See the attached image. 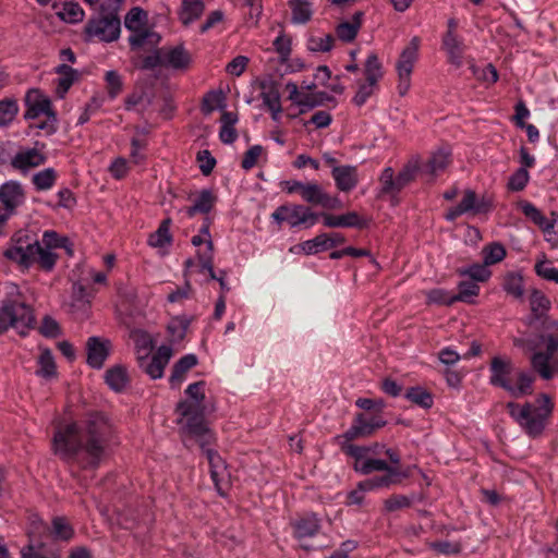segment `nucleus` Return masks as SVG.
<instances>
[{
  "label": "nucleus",
  "instance_id": "45",
  "mask_svg": "<svg viewBox=\"0 0 558 558\" xmlns=\"http://www.w3.org/2000/svg\"><path fill=\"white\" fill-rule=\"evenodd\" d=\"M364 75L366 82L377 84L383 77V66L376 53H371L364 64Z\"/></svg>",
  "mask_w": 558,
  "mask_h": 558
},
{
  "label": "nucleus",
  "instance_id": "51",
  "mask_svg": "<svg viewBox=\"0 0 558 558\" xmlns=\"http://www.w3.org/2000/svg\"><path fill=\"white\" fill-rule=\"evenodd\" d=\"M535 272L545 280L558 283V268L554 267L544 256L536 262Z\"/></svg>",
  "mask_w": 558,
  "mask_h": 558
},
{
  "label": "nucleus",
  "instance_id": "57",
  "mask_svg": "<svg viewBox=\"0 0 558 558\" xmlns=\"http://www.w3.org/2000/svg\"><path fill=\"white\" fill-rule=\"evenodd\" d=\"M105 80L107 83L108 95L111 99H114L123 88L121 75L117 71L106 72Z\"/></svg>",
  "mask_w": 558,
  "mask_h": 558
},
{
  "label": "nucleus",
  "instance_id": "33",
  "mask_svg": "<svg viewBox=\"0 0 558 558\" xmlns=\"http://www.w3.org/2000/svg\"><path fill=\"white\" fill-rule=\"evenodd\" d=\"M130 338L135 347L136 360L153 352L156 339L149 332L143 329H134L130 332Z\"/></svg>",
  "mask_w": 558,
  "mask_h": 558
},
{
  "label": "nucleus",
  "instance_id": "19",
  "mask_svg": "<svg viewBox=\"0 0 558 558\" xmlns=\"http://www.w3.org/2000/svg\"><path fill=\"white\" fill-rule=\"evenodd\" d=\"M25 102L27 109L24 113V118L27 120H37L40 116L56 113L50 99L37 89L27 93Z\"/></svg>",
  "mask_w": 558,
  "mask_h": 558
},
{
  "label": "nucleus",
  "instance_id": "31",
  "mask_svg": "<svg viewBox=\"0 0 558 558\" xmlns=\"http://www.w3.org/2000/svg\"><path fill=\"white\" fill-rule=\"evenodd\" d=\"M387 483L386 478H367L360 482L357 487L348 495L349 504L361 505L366 493L385 488Z\"/></svg>",
  "mask_w": 558,
  "mask_h": 558
},
{
  "label": "nucleus",
  "instance_id": "16",
  "mask_svg": "<svg viewBox=\"0 0 558 558\" xmlns=\"http://www.w3.org/2000/svg\"><path fill=\"white\" fill-rule=\"evenodd\" d=\"M213 257H214V247L213 243L209 245H203L202 247H197L196 250V258L197 260L189 259L186 260V272L192 275L193 272H198L203 276H207L208 279H215L216 275L213 268Z\"/></svg>",
  "mask_w": 558,
  "mask_h": 558
},
{
  "label": "nucleus",
  "instance_id": "5",
  "mask_svg": "<svg viewBox=\"0 0 558 558\" xmlns=\"http://www.w3.org/2000/svg\"><path fill=\"white\" fill-rule=\"evenodd\" d=\"M507 409L511 417L529 436L537 437L545 429L547 420L553 412V402L547 395H541L535 402L524 404L509 402Z\"/></svg>",
  "mask_w": 558,
  "mask_h": 558
},
{
  "label": "nucleus",
  "instance_id": "53",
  "mask_svg": "<svg viewBox=\"0 0 558 558\" xmlns=\"http://www.w3.org/2000/svg\"><path fill=\"white\" fill-rule=\"evenodd\" d=\"M428 547L439 555H456L462 549V545L456 541H437L428 543Z\"/></svg>",
  "mask_w": 558,
  "mask_h": 558
},
{
  "label": "nucleus",
  "instance_id": "46",
  "mask_svg": "<svg viewBox=\"0 0 558 558\" xmlns=\"http://www.w3.org/2000/svg\"><path fill=\"white\" fill-rule=\"evenodd\" d=\"M505 291L515 299H521L524 293L523 277L519 272H508L504 279Z\"/></svg>",
  "mask_w": 558,
  "mask_h": 558
},
{
  "label": "nucleus",
  "instance_id": "11",
  "mask_svg": "<svg viewBox=\"0 0 558 558\" xmlns=\"http://www.w3.org/2000/svg\"><path fill=\"white\" fill-rule=\"evenodd\" d=\"M420 43L418 37H413L409 45L402 50L396 65L399 77L397 88L399 95L402 97L408 94L411 87V73L418 57Z\"/></svg>",
  "mask_w": 558,
  "mask_h": 558
},
{
  "label": "nucleus",
  "instance_id": "42",
  "mask_svg": "<svg viewBox=\"0 0 558 558\" xmlns=\"http://www.w3.org/2000/svg\"><path fill=\"white\" fill-rule=\"evenodd\" d=\"M289 7L292 10V23L305 24L312 17L311 3L306 0H289Z\"/></svg>",
  "mask_w": 558,
  "mask_h": 558
},
{
  "label": "nucleus",
  "instance_id": "29",
  "mask_svg": "<svg viewBox=\"0 0 558 558\" xmlns=\"http://www.w3.org/2000/svg\"><path fill=\"white\" fill-rule=\"evenodd\" d=\"M54 71L59 75L56 80V94L59 98H63L78 78V72L68 64H60Z\"/></svg>",
  "mask_w": 558,
  "mask_h": 558
},
{
  "label": "nucleus",
  "instance_id": "32",
  "mask_svg": "<svg viewBox=\"0 0 558 558\" xmlns=\"http://www.w3.org/2000/svg\"><path fill=\"white\" fill-rule=\"evenodd\" d=\"M36 375L46 380H51L57 377L56 361L49 349L41 348L39 350Z\"/></svg>",
  "mask_w": 558,
  "mask_h": 558
},
{
  "label": "nucleus",
  "instance_id": "38",
  "mask_svg": "<svg viewBox=\"0 0 558 558\" xmlns=\"http://www.w3.org/2000/svg\"><path fill=\"white\" fill-rule=\"evenodd\" d=\"M263 92L260 97L263 99L264 105L271 111L272 119L278 120L279 114L282 111L281 102H280V94L275 85L266 86L262 85Z\"/></svg>",
  "mask_w": 558,
  "mask_h": 558
},
{
  "label": "nucleus",
  "instance_id": "28",
  "mask_svg": "<svg viewBox=\"0 0 558 558\" xmlns=\"http://www.w3.org/2000/svg\"><path fill=\"white\" fill-rule=\"evenodd\" d=\"M464 44L458 36L445 34L442 37V49L447 53L448 62L456 68H461L463 64Z\"/></svg>",
  "mask_w": 558,
  "mask_h": 558
},
{
  "label": "nucleus",
  "instance_id": "37",
  "mask_svg": "<svg viewBox=\"0 0 558 558\" xmlns=\"http://www.w3.org/2000/svg\"><path fill=\"white\" fill-rule=\"evenodd\" d=\"M525 214L533 222L544 230L547 241L556 242L554 235H556L555 229H558V217L547 218L544 215L545 211H525Z\"/></svg>",
  "mask_w": 558,
  "mask_h": 558
},
{
  "label": "nucleus",
  "instance_id": "18",
  "mask_svg": "<svg viewBox=\"0 0 558 558\" xmlns=\"http://www.w3.org/2000/svg\"><path fill=\"white\" fill-rule=\"evenodd\" d=\"M161 53L163 68L166 69L185 72L191 66L192 56L183 45L162 47Z\"/></svg>",
  "mask_w": 558,
  "mask_h": 558
},
{
  "label": "nucleus",
  "instance_id": "20",
  "mask_svg": "<svg viewBox=\"0 0 558 558\" xmlns=\"http://www.w3.org/2000/svg\"><path fill=\"white\" fill-rule=\"evenodd\" d=\"M302 199L310 203L313 206H320L324 208L336 207L337 198L329 195L322 185L310 182L305 184L303 189Z\"/></svg>",
  "mask_w": 558,
  "mask_h": 558
},
{
  "label": "nucleus",
  "instance_id": "49",
  "mask_svg": "<svg viewBox=\"0 0 558 558\" xmlns=\"http://www.w3.org/2000/svg\"><path fill=\"white\" fill-rule=\"evenodd\" d=\"M57 179V172L53 168H46L33 175V183L37 190L50 189Z\"/></svg>",
  "mask_w": 558,
  "mask_h": 558
},
{
  "label": "nucleus",
  "instance_id": "12",
  "mask_svg": "<svg viewBox=\"0 0 558 558\" xmlns=\"http://www.w3.org/2000/svg\"><path fill=\"white\" fill-rule=\"evenodd\" d=\"M173 355L169 344L160 345L154 353L141 356L137 360L140 368L151 379H159L163 376L165 368Z\"/></svg>",
  "mask_w": 558,
  "mask_h": 558
},
{
  "label": "nucleus",
  "instance_id": "63",
  "mask_svg": "<svg viewBox=\"0 0 558 558\" xmlns=\"http://www.w3.org/2000/svg\"><path fill=\"white\" fill-rule=\"evenodd\" d=\"M335 38L332 35L327 34L323 37H312L308 41V47L312 51L326 52L331 50Z\"/></svg>",
  "mask_w": 558,
  "mask_h": 558
},
{
  "label": "nucleus",
  "instance_id": "41",
  "mask_svg": "<svg viewBox=\"0 0 558 558\" xmlns=\"http://www.w3.org/2000/svg\"><path fill=\"white\" fill-rule=\"evenodd\" d=\"M147 13L141 8H133L125 16L124 25L132 34L146 29Z\"/></svg>",
  "mask_w": 558,
  "mask_h": 558
},
{
  "label": "nucleus",
  "instance_id": "17",
  "mask_svg": "<svg viewBox=\"0 0 558 558\" xmlns=\"http://www.w3.org/2000/svg\"><path fill=\"white\" fill-rule=\"evenodd\" d=\"M344 242V236L340 233H322L314 239L304 241L298 246V252L306 255H315L320 252L331 250Z\"/></svg>",
  "mask_w": 558,
  "mask_h": 558
},
{
  "label": "nucleus",
  "instance_id": "21",
  "mask_svg": "<svg viewBox=\"0 0 558 558\" xmlns=\"http://www.w3.org/2000/svg\"><path fill=\"white\" fill-rule=\"evenodd\" d=\"M331 177L341 192L353 190L359 182L357 169L354 166H335L331 170Z\"/></svg>",
  "mask_w": 558,
  "mask_h": 558
},
{
  "label": "nucleus",
  "instance_id": "55",
  "mask_svg": "<svg viewBox=\"0 0 558 558\" xmlns=\"http://www.w3.org/2000/svg\"><path fill=\"white\" fill-rule=\"evenodd\" d=\"M59 16L69 23H76L83 20L84 12L75 2H66L64 3L62 10L58 13Z\"/></svg>",
  "mask_w": 558,
  "mask_h": 558
},
{
  "label": "nucleus",
  "instance_id": "59",
  "mask_svg": "<svg viewBox=\"0 0 558 558\" xmlns=\"http://www.w3.org/2000/svg\"><path fill=\"white\" fill-rule=\"evenodd\" d=\"M52 534L56 538L68 541L73 535V530L63 518H54L52 521Z\"/></svg>",
  "mask_w": 558,
  "mask_h": 558
},
{
  "label": "nucleus",
  "instance_id": "10",
  "mask_svg": "<svg viewBox=\"0 0 558 558\" xmlns=\"http://www.w3.org/2000/svg\"><path fill=\"white\" fill-rule=\"evenodd\" d=\"M121 22L117 12L102 11L99 16L92 19L85 25V39L111 43L119 38Z\"/></svg>",
  "mask_w": 558,
  "mask_h": 558
},
{
  "label": "nucleus",
  "instance_id": "43",
  "mask_svg": "<svg viewBox=\"0 0 558 558\" xmlns=\"http://www.w3.org/2000/svg\"><path fill=\"white\" fill-rule=\"evenodd\" d=\"M506 248L498 242H493L485 245L482 250L483 263L486 266H492L500 263L506 257Z\"/></svg>",
  "mask_w": 558,
  "mask_h": 558
},
{
  "label": "nucleus",
  "instance_id": "13",
  "mask_svg": "<svg viewBox=\"0 0 558 558\" xmlns=\"http://www.w3.org/2000/svg\"><path fill=\"white\" fill-rule=\"evenodd\" d=\"M385 425L386 421L379 414L368 415L360 413L354 417L351 427L342 437L347 440L368 437Z\"/></svg>",
  "mask_w": 558,
  "mask_h": 558
},
{
  "label": "nucleus",
  "instance_id": "47",
  "mask_svg": "<svg viewBox=\"0 0 558 558\" xmlns=\"http://www.w3.org/2000/svg\"><path fill=\"white\" fill-rule=\"evenodd\" d=\"M225 106L223 93L221 90H211L203 98L202 111L205 114H210L216 109H222Z\"/></svg>",
  "mask_w": 558,
  "mask_h": 558
},
{
  "label": "nucleus",
  "instance_id": "40",
  "mask_svg": "<svg viewBox=\"0 0 558 558\" xmlns=\"http://www.w3.org/2000/svg\"><path fill=\"white\" fill-rule=\"evenodd\" d=\"M190 324L191 318L185 315L173 317L168 324V333L170 336V341L175 343L183 340Z\"/></svg>",
  "mask_w": 558,
  "mask_h": 558
},
{
  "label": "nucleus",
  "instance_id": "15",
  "mask_svg": "<svg viewBox=\"0 0 558 558\" xmlns=\"http://www.w3.org/2000/svg\"><path fill=\"white\" fill-rule=\"evenodd\" d=\"M322 219L329 228H364L367 219L360 216L356 211H320Z\"/></svg>",
  "mask_w": 558,
  "mask_h": 558
},
{
  "label": "nucleus",
  "instance_id": "27",
  "mask_svg": "<svg viewBox=\"0 0 558 558\" xmlns=\"http://www.w3.org/2000/svg\"><path fill=\"white\" fill-rule=\"evenodd\" d=\"M87 363L94 368H100L109 354V342L97 337L87 341Z\"/></svg>",
  "mask_w": 558,
  "mask_h": 558
},
{
  "label": "nucleus",
  "instance_id": "36",
  "mask_svg": "<svg viewBox=\"0 0 558 558\" xmlns=\"http://www.w3.org/2000/svg\"><path fill=\"white\" fill-rule=\"evenodd\" d=\"M204 10L205 4L203 0H182L180 20L184 25H189L198 20Z\"/></svg>",
  "mask_w": 558,
  "mask_h": 558
},
{
  "label": "nucleus",
  "instance_id": "64",
  "mask_svg": "<svg viewBox=\"0 0 558 558\" xmlns=\"http://www.w3.org/2000/svg\"><path fill=\"white\" fill-rule=\"evenodd\" d=\"M274 47L280 59L287 61L291 54V38L281 34L275 39Z\"/></svg>",
  "mask_w": 558,
  "mask_h": 558
},
{
  "label": "nucleus",
  "instance_id": "6",
  "mask_svg": "<svg viewBox=\"0 0 558 558\" xmlns=\"http://www.w3.org/2000/svg\"><path fill=\"white\" fill-rule=\"evenodd\" d=\"M418 178L423 181V162L417 155L412 156L397 174L392 168L387 167L379 178V197L389 201L390 206H397L399 193Z\"/></svg>",
  "mask_w": 558,
  "mask_h": 558
},
{
  "label": "nucleus",
  "instance_id": "24",
  "mask_svg": "<svg viewBox=\"0 0 558 558\" xmlns=\"http://www.w3.org/2000/svg\"><path fill=\"white\" fill-rule=\"evenodd\" d=\"M198 359L195 354L190 353L178 360L173 366L169 377L172 388H178L186 379L187 373L197 365Z\"/></svg>",
  "mask_w": 558,
  "mask_h": 558
},
{
  "label": "nucleus",
  "instance_id": "7",
  "mask_svg": "<svg viewBox=\"0 0 558 558\" xmlns=\"http://www.w3.org/2000/svg\"><path fill=\"white\" fill-rule=\"evenodd\" d=\"M532 367L543 379H551L558 374V324L539 337L538 342L532 347Z\"/></svg>",
  "mask_w": 558,
  "mask_h": 558
},
{
  "label": "nucleus",
  "instance_id": "2",
  "mask_svg": "<svg viewBox=\"0 0 558 558\" xmlns=\"http://www.w3.org/2000/svg\"><path fill=\"white\" fill-rule=\"evenodd\" d=\"M58 248H63L69 256L74 253L72 243L53 231H46L39 240L31 230H19L8 243L3 256L22 269L37 264L43 270L51 271L59 258Z\"/></svg>",
  "mask_w": 558,
  "mask_h": 558
},
{
  "label": "nucleus",
  "instance_id": "50",
  "mask_svg": "<svg viewBox=\"0 0 558 558\" xmlns=\"http://www.w3.org/2000/svg\"><path fill=\"white\" fill-rule=\"evenodd\" d=\"M480 293V287L477 283L472 281H462L459 283V293L454 294V300L473 303L474 298H476Z\"/></svg>",
  "mask_w": 558,
  "mask_h": 558
},
{
  "label": "nucleus",
  "instance_id": "8",
  "mask_svg": "<svg viewBox=\"0 0 558 558\" xmlns=\"http://www.w3.org/2000/svg\"><path fill=\"white\" fill-rule=\"evenodd\" d=\"M345 451L354 459L353 468L361 474H371L373 472H384L383 475L372 478H386V487L397 484L405 476L399 468L389 466L388 462L374 457V451L369 447L348 446Z\"/></svg>",
  "mask_w": 558,
  "mask_h": 558
},
{
  "label": "nucleus",
  "instance_id": "62",
  "mask_svg": "<svg viewBox=\"0 0 558 558\" xmlns=\"http://www.w3.org/2000/svg\"><path fill=\"white\" fill-rule=\"evenodd\" d=\"M427 300L429 303H436L441 305H450L456 302L454 294L444 290L434 289L427 293Z\"/></svg>",
  "mask_w": 558,
  "mask_h": 558
},
{
  "label": "nucleus",
  "instance_id": "23",
  "mask_svg": "<svg viewBox=\"0 0 558 558\" xmlns=\"http://www.w3.org/2000/svg\"><path fill=\"white\" fill-rule=\"evenodd\" d=\"M128 40L133 51H150L157 49L161 36L157 32L146 28L142 32L131 34Z\"/></svg>",
  "mask_w": 558,
  "mask_h": 558
},
{
  "label": "nucleus",
  "instance_id": "34",
  "mask_svg": "<svg viewBox=\"0 0 558 558\" xmlns=\"http://www.w3.org/2000/svg\"><path fill=\"white\" fill-rule=\"evenodd\" d=\"M363 12L357 11L353 14L351 22H342L336 27L337 37L344 41L351 43L355 39L362 25Z\"/></svg>",
  "mask_w": 558,
  "mask_h": 558
},
{
  "label": "nucleus",
  "instance_id": "22",
  "mask_svg": "<svg viewBox=\"0 0 558 558\" xmlns=\"http://www.w3.org/2000/svg\"><path fill=\"white\" fill-rule=\"evenodd\" d=\"M450 161V154L446 150H438L432 155L426 163H423V182L433 183L435 177L444 171Z\"/></svg>",
  "mask_w": 558,
  "mask_h": 558
},
{
  "label": "nucleus",
  "instance_id": "35",
  "mask_svg": "<svg viewBox=\"0 0 558 558\" xmlns=\"http://www.w3.org/2000/svg\"><path fill=\"white\" fill-rule=\"evenodd\" d=\"M106 384L114 391H122L130 381L128 369L122 365L110 367L105 373Z\"/></svg>",
  "mask_w": 558,
  "mask_h": 558
},
{
  "label": "nucleus",
  "instance_id": "4",
  "mask_svg": "<svg viewBox=\"0 0 558 558\" xmlns=\"http://www.w3.org/2000/svg\"><path fill=\"white\" fill-rule=\"evenodd\" d=\"M489 371L490 384L505 389L511 397L522 398L533 392L534 375L517 368L510 359L495 356Z\"/></svg>",
  "mask_w": 558,
  "mask_h": 558
},
{
  "label": "nucleus",
  "instance_id": "60",
  "mask_svg": "<svg viewBox=\"0 0 558 558\" xmlns=\"http://www.w3.org/2000/svg\"><path fill=\"white\" fill-rule=\"evenodd\" d=\"M216 203L217 196L209 190H203L190 209H211Z\"/></svg>",
  "mask_w": 558,
  "mask_h": 558
},
{
  "label": "nucleus",
  "instance_id": "54",
  "mask_svg": "<svg viewBox=\"0 0 558 558\" xmlns=\"http://www.w3.org/2000/svg\"><path fill=\"white\" fill-rule=\"evenodd\" d=\"M530 306L536 315H543L548 311L550 302L548 298L539 290H533L530 294Z\"/></svg>",
  "mask_w": 558,
  "mask_h": 558
},
{
  "label": "nucleus",
  "instance_id": "26",
  "mask_svg": "<svg viewBox=\"0 0 558 558\" xmlns=\"http://www.w3.org/2000/svg\"><path fill=\"white\" fill-rule=\"evenodd\" d=\"M38 146H40L41 149L45 148V144L37 142L35 148L17 153L13 158L12 165L17 169L25 170L45 163L46 156L37 148Z\"/></svg>",
  "mask_w": 558,
  "mask_h": 558
},
{
  "label": "nucleus",
  "instance_id": "52",
  "mask_svg": "<svg viewBox=\"0 0 558 558\" xmlns=\"http://www.w3.org/2000/svg\"><path fill=\"white\" fill-rule=\"evenodd\" d=\"M405 398L422 408H430L433 405L432 396L421 387L409 389L405 393Z\"/></svg>",
  "mask_w": 558,
  "mask_h": 558
},
{
  "label": "nucleus",
  "instance_id": "1",
  "mask_svg": "<svg viewBox=\"0 0 558 558\" xmlns=\"http://www.w3.org/2000/svg\"><path fill=\"white\" fill-rule=\"evenodd\" d=\"M112 425L105 414L88 416L82 424L64 423L56 428L52 448L64 460L84 457L90 466L97 465L106 452Z\"/></svg>",
  "mask_w": 558,
  "mask_h": 558
},
{
  "label": "nucleus",
  "instance_id": "39",
  "mask_svg": "<svg viewBox=\"0 0 558 558\" xmlns=\"http://www.w3.org/2000/svg\"><path fill=\"white\" fill-rule=\"evenodd\" d=\"M318 519L314 514H307L294 523V534L299 539L313 536L318 531Z\"/></svg>",
  "mask_w": 558,
  "mask_h": 558
},
{
  "label": "nucleus",
  "instance_id": "25",
  "mask_svg": "<svg viewBox=\"0 0 558 558\" xmlns=\"http://www.w3.org/2000/svg\"><path fill=\"white\" fill-rule=\"evenodd\" d=\"M25 199L21 184L10 181L0 186V202L5 209H15L23 205Z\"/></svg>",
  "mask_w": 558,
  "mask_h": 558
},
{
  "label": "nucleus",
  "instance_id": "58",
  "mask_svg": "<svg viewBox=\"0 0 558 558\" xmlns=\"http://www.w3.org/2000/svg\"><path fill=\"white\" fill-rule=\"evenodd\" d=\"M335 101V98L325 92H317L302 96L303 107L315 108L326 102Z\"/></svg>",
  "mask_w": 558,
  "mask_h": 558
},
{
  "label": "nucleus",
  "instance_id": "30",
  "mask_svg": "<svg viewBox=\"0 0 558 558\" xmlns=\"http://www.w3.org/2000/svg\"><path fill=\"white\" fill-rule=\"evenodd\" d=\"M205 452L208 459L211 478L216 487L220 490L221 485L229 477V472L223 460L217 452L213 451L211 449H206Z\"/></svg>",
  "mask_w": 558,
  "mask_h": 558
},
{
  "label": "nucleus",
  "instance_id": "14",
  "mask_svg": "<svg viewBox=\"0 0 558 558\" xmlns=\"http://www.w3.org/2000/svg\"><path fill=\"white\" fill-rule=\"evenodd\" d=\"M271 219L279 226L307 229L316 223L318 215L316 211H272Z\"/></svg>",
  "mask_w": 558,
  "mask_h": 558
},
{
  "label": "nucleus",
  "instance_id": "61",
  "mask_svg": "<svg viewBox=\"0 0 558 558\" xmlns=\"http://www.w3.org/2000/svg\"><path fill=\"white\" fill-rule=\"evenodd\" d=\"M530 174L524 168H519L508 180V189L511 191H521L529 182Z\"/></svg>",
  "mask_w": 558,
  "mask_h": 558
},
{
  "label": "nucleus",
  "instance_id": "44",
  "mask_svg": "<svg viewBox=\"0 0 558 558\" xmlns=\"http://www.w3.org/2000/svg\"><path fill=\"white\" fill-rule=\"evenodd\" d=\"M169 219L163 220L157 231L150 234L148 239L150 246L162 250L170 245L172 238L169 231Z\"/></svg>",
  "mask_w": 558,
  "mask_h": 558
},
{
  "label": "nucleus",
  "instance_id": "3",
  "mask_svg": "<svg viewBox=\"0 0 558 558\" xmlns=\"http://www.w3.org/2000/svg\"><path fill=\"white\" fill-rule=\"evenodd\" d=\"M185 400L178 404V423L190 437L204 449L213 440V434L204 422L206 412L205 381L191 384L185 389Z\"/></svg>",
  "mask_w": 558,
  "mask_h": 558
},
{
  "label": "nucleus",
  "instance_id": "48",
  "mask_svg": "<svg viewBox=\"0 0 558 558\" xmlns=\"http://www.w3.org/2000/svg\"><path fill=\"white\" fill-rule=\"evenodd\" d=\"M19 112V106L14 99L0 100V126L9 125Z\"/></svg>",
  "mask_w": 558,
  "mask_h": 558
},
{
  "label": "nucleus",
  "instance_id": "56",
  "mask_svg": "<svg viewBox=\"0 0 558 558\" xmlns=\"http://www.w3.org/2000/svg\"><path fill=\"white\" fill-rule=\"evenodd\" d=\"M461 275L468 276L475 281L484 282L490 278L492 271L488 269V266L483 263L469 266L461 270Z\"/></svg>",
  "mask_w": 558,
  "mask_h": 558
},
{
  "label": "nucleus",
  "instance_id": "9",
  "mask_svg": "<svg viewBox=\"0 0 558 558\" xmlns=\"http://www.w3.org/2000/svg\"><path fill=\"white\" fill-rule=\"evenodd\" d=\"M34 326V315L29 306L21 302H10L0 310V332L10 328L25 336Z\"/></svg>",
  "mask_w": 558,
  "mask_h": 558
}]
</instances>
